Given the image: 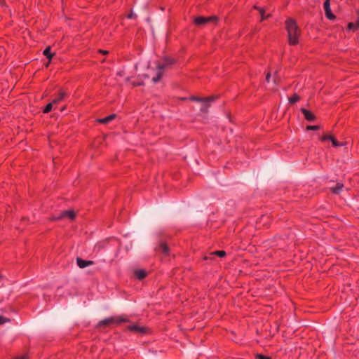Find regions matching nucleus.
I'll return each mask as SVG.
<instances>
[{
    "label": "nucleus",
    "mask_w": 359,
    "mask_h": 359,
    "mask_svg": "<svg viewBox=\"0 0 359 359\" xmlns=\"http://www.w3.org/2000/svg\"><path fill=\"white\" fill-rule=\"evenodd\" d=\"M285 24L287 32L289 44L290 46L297 45L299 43V37L301 34V30L297 22L292 18H288L285 20Z\"/></svg>",
    "instance_id": "1"
},
{
    "label": "nucleus",
    "mask_w": 359,
    "mask_h": 359,
    "mask_svg": "<svg viewBox=\"0 0 359 359\" xmlns=\"http://www.w3.org/2000/svg\"><path fill=\"white\" fill-rule=\"evenodd\" d=\"M128 319L124 318L122 317H110L109 318H105L104 320H100L97 326L98 327L108 326V325H110L112 324L119 325L121 323L128 322Z\"/></svg>",
    "instance_id": "2"
},
{
    "label": "nucleus",
    "mask_w": 359,
    "mask_h": 359,
    "mask_svg": "<svg viewBox=\"0 0 359 359\" xmlns=\"http://www.w3.org/2000/svg\"><path fill=\"white\" fill-rule=\"evenodd\" d=\"M175 62H176L175 60L173 58H171L169 57H165L163 59L162 62L157 65L156 69L158 71L163 72V70L165 69H166L168 67L171 66L172 65L175 64Z\"/></svg>",
    "instance_id": "3"
},
{
    "label": "nucleus",
    "mask_w": 359,
    "mask_h": 359,
    "mask_svg": "<svg viewBox=\"0 0 359 359\" xmlns=\"http://www.w3.org/2000/svg\"><path fill=\"white\" fill-rule=\"evenodd\" d=\"M65 217H68L70 220H74L76 217V213L74 210H65L57 217H53L50 219L53 221L60 220Z\"/></svg>",
    "instance_id": "4"
},
{
    "label": "nucleus",
    "mask_w": 359,
    "mask_h": 359,
    "mask_svg": "<svg viewBox=\"0 0 359 359\" xmlns=\"http://www.w3.org/2000/svg\"><path fill=\"white\" fill-rule=\"evenodd\" d=\"M323 6L326 18L330 20H334L336 16L332 13L330 8V0H325Z\"/></svg>",
    "instance_id": "5"
},
{
    "label": "nucleus",
    "mask_w": 359,
    "mask_h": 359,
    "mask_svg": "<svg viewBox=\"0 0 359 359\" xmlns=\"http://www.w3.org/2000/svg\"><path fill=\"white\" fill-rule=\"evenodd\" d=\"M215 17H203V16H198L194 19V24L196 25H203L208 22H212L214 20H215Z\"/></svg>",
    "instance_id": "6"
},
{
    "label": "nucleus",
    "mask_w": 359,
    "mask_h": 359,
    "mask_svg": "<svg viewBox=\"0 0 359 359\" xmlns=\"http://www.w3.org/2000/svg\"><path fill=\"white\" fill-rule=\"evenodd\" d=\"M127 329L129 331L140 333V334H145L147 332V328L145 327H141L137 325H132L128 326Z\"/></svg>",
    "instance_id": "7"
},
{
    "label": "nucleus",
    "mask_w": 359,
    "mask_h": 359,
    "mask_svg": "<svg viewBox=\"0 0 359 359\" xmlns=\"http://www.w3.org/2000/svg\"><path fill=\"white\" fill-rule=\"evenodd\" d=\"M155 250L162 252L165 256H168L170 252L169 247L164 242L160 243L156 247Z\"/></svg>",
    "instance_id": "8"
},
{
    "label": "nucleus",
    "mask_w": 359,
    "mask_h": 359,
    "mask_svg": "<svg viewBox=\"0 0 359 359\" xmlns=\"http://www.w3.org/2000/svg\"><path fill=\"white\" fill-rule=\"evenodd\" d=\"M217 98H218V95H212V96L206 97H201L193 95V96H191L190 97H189V100L191 101H194V102H202L203 101H205V100H216Z\"/></svg>",
    "instance_id": "9"
},
{
    "label": "nucleus",
    "mask_w": 359,
    "mask_h": 359,
    "mask_svg": "<svg viewBox=\"0 0 359 359\" xmlns=\"http://www.w3.org/2000/svg\"><path fill=\"white\" fill-rule=\"evenodd\" d=\"M76 263H77V265L81 269H83L85 267H87L88 266H91V265L94 264V262L93 261L84 260V259H81L80 257H77L76 258Z\"/></svg>",
    "instance_id": "10"
},
{
    "label": "nucleus",
    "mask_w": 359,
    "mask_h": 359,
    "mask_svg": "<svg viewBox=\"0 0 359 359\" xmlns=\"http://www.w3.org/2000/svg\"><path fill=\"white\" fill-rule=\"evenodd\" d=\"M301 111L304 114L305 119H306L307 121H312L316 119L315 114L313 112H311V111H309L306 109L302 108V109H301Z\"/></svg>",
    "instance_id": "11"
},
{
    "label": "nucleus",
    "mask_w": 359,
    "mask_h": 359,
    "mask_svg": "<svg viewBox=\"0 0 359 359\" xmlns=\"http://www.w3.org/2000/svg\"><path fill=\"white\" fill-rule=\"evenodd\" d=\"M134 274L138 280H141L147 276V273L144 269H137L134 271Z\"/></svg>",
    "instance_id": "12"
},
{
    "label": "nucleus",
    "mask_w": 359,
    "mask_h": 359,
    "mask_svg": "<svg viewBox=\"0 0 359 359\" xmlns=\"http://www.w3.org/2000/svg\"><path fill=\"white\" fill-rule=\"evenodd\" d=\"M67 96V94L65 91L60 90L59 92V94L57 95V97L55 98H54L52 102L54 104H57V103L61 102L62 100H63Z\"/></svg>",
    "instance_id": "13"
},
{
    "label": "nucleus",
    "mask_w": 359,
    "mask_h": 359,
    "mask_svg": "<svg viewBox=\"0 0 359 359\" xmlns=\"http://www.w3.org/2000/svg\"><path fill=\"white\" fill-rule=\"evenodd\" d=\"M215 100H205V101H203L202 107L201 108V111L203 113H207L208 111L209 107H210V102H214Z\"/></svg>",
    "instance_id": "14"
},
{
    "label": "nucleus",
    "mask_w": 359,
    "mask_h": 359,
    "mask_svg": "<svg viewBox=\"0 0 359 359\" xmlns=\"http://www.w3.org/2000/svg\"><path fill=\"white\" fill-rule=\"evenodd\" d=\"M344 187L343 184L337 183L335 187L331 188L332 192L335 194H339Z\"/></svg>",
    "instance_id": "15"
},
{
    "label": "nucleus",
    "mask_w": 359,
    "mask_h": 359,
    "mask_svg": "<svg viewBox=\"0 0 359 359\" xmlns=\"http://www.w3.org/2000/svg\"><path fill=\"white\" fill-rule=\"evenodd\" d=\"M115 116H116L115 114H111V115L106 116L103 118L99 119L98 122L101 123L106 124V123H108L109 122H110L111 121H112L115 118Z\"/></svg>",
    "instance_id": "16"
},
{
    "label": "nucleus",
    "mask_w": 359,
    "mask_h": 359,
    "mask_svg": "<svg viewBox=\"0 0 359 359\" xmlns=\"http://www.w3.org/2000/svg\"><path fill=\"white\" fill-rule=\"evenodd\" d=\"M43 55L49 59V62H50L51 59L53 57V54L51 53V48L50 46H48L45 48L43 50Z\"/></svg>",
    "instance_id": "17"
},
{
    "label": "nucleus",
    "mask_w": 359,
    "mask_h": 359,
    "mask_svg": "<svg viewBox=\"0 0 359 359\" xmlns=\"http://www.w3.org/2000/svg\"><path fill=\"white\" fill-rule=\"evenodd\" d=\"M348 30L356 31L359 28V20L355 22H349L347 27Z\"/></svg>",
    "instance_id": "18"
},
{
    "label": "nucleus",
    "mask_w": 359,
    "mask_h": 359,
    "mask_svg": "<svg viewBox=\"0 0 359 359\" xmlns=\"http://www.w3.org/2000/svg\"><path fill=\"white\" fill-rule=\"evenodd\" d=\"M300 100V97L294 93L289 98V102L290 104H294Z\"/></svg>",
    "instance_id": "19"
},
{
    "label": "nucleus",
    "mask_w": 359,
    "mask_h": 359,
    "mask_svg": "<svg viewBox=\"0 0 359 359\" xmlns=\"http://www.w3.org/2000/svg\"><path fill=\"white\" fill-rule=\"evenodd\" d=\"M163 72L162 71H158L156 76L153 77V79H152L153 82L154 83L158 82L161 79V78L163 76Z\"/></svg>",
    "instance_id": "20"
},
{
    "label": "nucleus",
    "mask_w": 359,
    "mask_h": 359,
    "mask_svg": "<svg viewBox=\"0 0 359 359\" xmlns=\"http://www.w3.org/2000/svg\"><path fill=\"white\" fill-rule=\"evenodd\" d=\"M255 8L259 11L262 20H264L269 17L270 15H265L264 11L263 8H259V7H255Z\"/></svg>",
    "instance_id": "21"
},
{
    "label": "nucleus",
    "mask_w": 359,
    "mask_h": 359,
    "mask_svg": "<svg viewBox=\"0 0 359 359\" xmlns=\"http://www.w3.org/2000/svg\"><path fill=\"white\" fill-rule=\"evenodd\" d=\"M211 255H217L219 257H224L226 256V253L224 250H217L211 253Z\"/></svg>",
    "instance_id": "22"
},
{
    "label": "nucleus",
    "mask_w": 359,
    "mask_h": 359,
    "mask_svg": "<svg viewBox=\"0 0 359 359\" xmlns=\"http://www.w3.org/2000/svg\"><path fill=\"white\" fill-rule=\"evenodd\" d=\"M54 103H53V102L48 103L43 109V112L45 113V114H48L49 113L51 110H52V108H53V104Z\"/></svg>",
    "instance_id": "23"
},
{
    "label": "nucleus",
    "mask_w": 359,
    "mask_h": 359,
    "mask_svg": "<svg viewBox=\"0 0 359 359\" xmlns=\"http://www.w3.org/2000/svg\"><path fill=\"white\" fill-rule=\"evenodd\" d=\"M330 141L332 142V146L334 147H338L342 146V144H340L337 141V140L334 137H333V136H332V137Z\"/></svg>",
    "instance_id": "24"
},
{
    "label": "nucleus",
    "mask_w": 359,
    "mask_h": 359,
    "mask_svg": "<svg viewBox=\"0 0 359 359\" xmlns=\"http://www.w3.org/2000/svg\"><path fill=\"white\" fill-rule=\"evenodd\" d=\"M332 136L330 135H324L320 137V140L322 142H325L327 140H331Z\"/></svg>",
    "instance_id": "25"
},
{
    "label": "nucleus",
    "mask_w": 359,
    "mask_h": 359,
    "mask_svg": "<svg viewBox=\"0 0 359 359\" xmlns=\"http://www.w3.org/2000/svg\"><path fill=\"white\" fill-rule=\"evenodd\" d=\"M320 129L319 126H306L307 130H318Z\"/></svg>",
    "instance_id": "26"
},
{
    "label": "nucleus",
    "mask_w": 359,
    "mask_h": 359,
    "mask_svg": "<svg viewBox=\"0 0 359 359\" xmlns=\"http://www.w3.org/2000/svg\"><path fill=\"white\" fill-rule=\"evenodd\" d=\"M9 321H10V319H8L4 316H0V325L6 322H9Z\"/></svg>",
    "instance_id": "27"
},
{
    "label": "nucleus",
    "mask_w": 359,
    "mask_h": 359,
    "mask_svg": "<svg viewBox=\"0 0 359 359\" xmlns=\"http://www.w3.org/2000/svg\"><path fill=\"white\" fill-rule=\"evenodd\" d=\"M256 358L257 359H271V357L266 356V355H262V354H257V356H256Z\"/></svg>",
    "instance_id": "28"
},
{
    "label": "nucleus",
    "mask_w": 359,
    "mask_h": 359,
    "mask_svg": "<svg viewBox=\"0 0 359 359\" xmlns=\"http://www.w3.org/2000/svg\"><path fill=\"white\" fill-rule=\"evenodd\" d=\"M128 18H137V15L133 13V12H131L130 14L128 15L127 16Z\"/></svg>",
    "instance_id": "29"
},
{
    "label": "nucleus",
    "mask_w": 359,
    "mask_h": 359,
    "mask_svg": "<svg viewBox=\"0 0 359 359\" xmlns=\"http://www.w3.org/2000/svg\"><path fill=\"white\" fill-rule=\"evenodd\" d=\"M270 77H271V74L270 73H268L266 76V82H269V80H270Z\"/></svg>",
    "instance_id": "30"
},
{
    "label": "nucleus",
    "mask_w": 359,
    "mask_h": 359,
    "mask_svg": "<svg viewBox=\"0 0 359 359\" xmlns=\"http://www.w3.org/2000/svg\"><path fill=\"white\" fill-rule=\"evenodd\" d=\"M15 359H28V357L27 355H22L16 358Z\"/></svg>",
    "instance_id": "31"
},
{
    "label": "nucleus",
    "mask_w": 359,
    "mask_h": 359,
    "mask_svg": "<svg viewBox=\"0 0 359 359\" xmlns=\"http://www.w3.org/2000/svg\"><path fill=\"white\" fill-rule=\"evenodd\" d=\"M99 52L102 53V54H107L108 53L107 50H99Z\"/></svg>",
    "instance_id": "32"
}]
</instances>
